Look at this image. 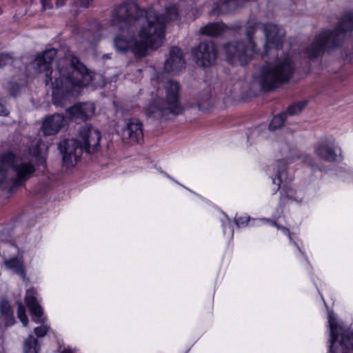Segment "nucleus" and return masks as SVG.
I'll use <instances>...</instances> for the list:
<instances>
[{
	"label": "nucleus",
	"instance_id": "obj_34",
	"mask_svg": "<svg viewBox=\"0 0 353 353\" xmlns=\"http://www.w3.org/2000/svg\"><path fill=\"white\" fill-rule=\"evenodd\" d=\"M9 113V110L3 104L0 103V115L7 117Z\"/></svg>",
	"mask_w": 353,
	"mask_h": 353
},
{
	"label": "nucleus",
	"instance_id": "obj_7",
	"mask_svg": "<svg viewBox=\"0 0 353 353\" xmlns=\"http://www.w3.org/2000/svg\"><path fill=\"white\" fill-rule=\"evenodd\" d=\"M0 163L8 165L14 174L10 176V191L23 185L35 172L34 164L16 157L12 152L0 154Z\"/></svg>",
	"mask_w": 353,
	"mask_h": 353
},
{
	"label": "nucleus",
	"instance_id": "obj_4",
	"mask_svg": "<svg viewBox=\"0 0 353 353\" xmlns=\"http://www.w3.org/2000/svg\"><path fill=\"white\" fill-rule=\"evenodd\" d=\"M295 68L292 57L283 55L263 65L257 79L263 89L270 90L288 82L292 77Z\"/></svg>",
	"mask_w": 353,
	"mask_h": 353
},
{
	"label": "nucleus",
	"instance_id": "obj_23",
	"mask_svg": "<svg viewBox=\"0 0 353 353\" xmlns=\"http://www.w3.org/2000/svg\"><path fill=\"white\" fill-rule=\"evenodd\" d=\"M4 264L8 269L13 270L25 279V271L22 261L18 258H11L6 260Z\"/></svg>",
	"mask_w": 353,
	"mask_h": 353
},
{
	"label": "nucleus",
	"instance_id": "obj_11",
	"mask_svg": "<svg viewBox=\"0 0 353 353\" xmlns=\"http://www.w3.org/2000/svg\"><path fill=\"white\" fill-rule=\"evenodd\" d=\"M58 147L62 155L63 163L66 167L74 166L83 153L78 139H65L60 141Z\"/></svg>",
	"mask_w": 353,
	"mask_h": 353
},
{
	"label": "nucleus",
	"instance_id": "obj_33",
	"mask_svg": "<svg viewBox=\"0 0 353 353\" xmlns=\"http://www.w3.org/2000/svg\"><path fill=\"white\" fill-rule=\"evenodd\" d=\"M283 181L286 182V173H285V171L284 170H279L278 172L277 179H274L273 180V183H277L279 187L280 185H281V183H282Z\"/></svg>",
	"mask_w": 353,
	"mask_h": 353
},
{
	"label": "nucleus",
	"instance_id": "obj_31",
	"mask_svg": "<svg viewBox=\"0 0 353 353\" xmlns=\"http://www.w3.org/2000/svg\"><path fill=\"white\" fill-rule=\"evenodd\" d=\"M14 61V58L9 54H0V68L7 65L12 64Z\"/></svg>",
	"mask_w": 353,
	"mask_h": 353
},
{
	"label": "nucleus",
	"instance_id": "obj_21",
	"mask_svg": "<svg viewBox=\"0 0 353 353\" xmlns=\"http://www.w3.org/2000/svg\"><path fill=\"white\" fill-rule=\"evenodd\" d=\"M225 30V26L221 23H211L200 29V32L211 37L220 35Z\"/></svg>",
	"mask_w": 353,
	"mask_h": 353
},
{
	"label": "nucleus",
	"instance_id": "obj_20",
	"mask_svg": "<svg viewBox=\"0 0 353 353\" xmlns=\"http://www.w3.org/2000/svg\"><path fill=\"white\" fill-rule=\"evenodd\" d=\"M263 24L260 23H254L249 24L246 28L245 34L248 39V44L255 45L254 40L257 38V35L261 36L263 32Z\"/></svg>",
	"mask_w": 353,
	"mask_h": 353
},
{
	"label": "nucleus",
	"instance_id": "obj_10",
	"mask_svg": "<svg viewBox=\"0 0 353 353\" xmlns=\"http://www.w3.org/2000/svg\"><path fill=\"white\" fill-rule=\"evenodd\" d=\"M101 138L100 132L88 125L82 126L79 130L78 141L83 151L87 153L94 154L99 150Z\"/></svg>",
	"mask_w": 353,
	"mask_h": 353
},
{
	"label": "nucleus",
	"instance_id": "obj_2",
	"mask_svg": "<svg viewBox=\"0 0 353 353\" xmlns=\"http://www.w3.org/2000/svg\"><path fill=\"white\" fill-rule=\"evenodd\" d=\"M155 18L149 15L148 24L139 27L138 37L128 38L124 33L115 37L114 47L117 51L126 53L132 51L137 57H143L147 54L149 48H157L163 42V28L159 24H154Z\"/></svg>",
	"mask_w": 353,
	"mask_h": 353
},
{
	"label": "nucleus",
	"instance_id": "obj_6",
	"mask_svg": "<svg viewBox=\"0 0 353 353\" xmlns=\"http://www.w3.org/2000/svg\"><path fill=\"white\" fill-rule=\"evenodd\" d=\"M149 15H153L155 18L154 24L163 26L152 8L148 10H141L137 4L130 3L119 5L114 8L112 13L111 23L122 31H130L132 26L148 24Z\"/></svg>",
	"mask_w": 353,
	"mask_h": 353
},
{
	"label": "nucleus",
	"instance_id": "obj_40",
	"mask_svg": "<svg viewBox=\"0 0 353 353\" xmlns=\"http://www.w3.org/2000/svg\"><path fill=\"white\" fill-rule=\"evenodd\" d=\"M283 230L285 231V232L286 234H288L290 236V232L289 230L287 229V228H283Z\"/></svg>",
	"mask_w": 353,
	"mask_h": 353
},
{
	"label": "nucleus",
	"instance_id": "obj_3",
	"mask_svg": "<svg viewBox=\"0 0 353 353\" xmlns=\"http://www.w3.org/2000/svg\"><path fill=\"white\" fill-rule=\"evenodd\" d=\"M353 30V13H345L338 27L333 31H323L317 35L305 48V54L313 60L321 57L325 52L338 46L344 39L345 32Z\"/></svg>",
	"mask_w": 353,
	"mask_h": 353
},
{
	"label": "nucleus",
	"instance_id": "obj_25",
	"mask_svg": "<svg viewBox=\"0 0 353 353\" xmlns=\"http://www.w3.org/2000/svg\"><path fill=\"white\" fill-rule=\"evenodd\" d=\"M24 353H39V345L38 340L32 335H30L23 343Z\"/></svg>",
	"mask_w": 353,
	"mask_h": 353
},
{
	"label": "nucleus",
	"instance_id": "obj_15",
	"mask_svg": "<svg viewBox=\"0 0 353 353\" xmlns=\"http://www.w3.org/2000/svg\"><path fill=\"white\" fill-rule=\"evenodd\" d=\"M185 67V61L181 50L176 46L172 47L165 61L164 70L169 73H176Z\"/></svg>",
	"mask_w": 353,
	"mask_h": 353
},
{
	"label": "nucleus",
	"instance_id": "obj_13",
	"mask_svg": "<svg viewBox=\"0 0 353 353\" xmlns=\"http://www.w3.org/2000/svg\"><path fill=\"white\" fill-rule=\"evenodd\" d=\"M263 32L266 41L265 48H279L282 46L285 35L283 28L272 23L264 24Z\"/></svg>",
	"mask_w": 353,
	"mask_h": 353
},
{
	"label": "nucleus",
	"instance_id": "obj_29",
	"mask_svg": "<svg viewBox=\"0 0 353 353\" xmlns=\"http://www.w3.org/2000/svg\"><path fill=\"white\" fill-rule=\"evenodd\" d=\"M6 166L0 163V186L8 184L10 187V176H8V171L4 168Z\"/></svg>",
	"mask_w": 353,
	"mask_h": 353
},
{
	"label": "nucleus",
	"instance_id": "obj_26",
	"mask_svg": "<svg viewBox=\"0 0 353 353\" xmlns=\"http://www.w3.org/2000/svg\"><path fill=\"white\" fill-rule=\"evenodd\" d=\"M340 345L347 350H353V332L346 331L341 335Z\"/></svg>",
	"mask_w": 353,
	"mask_h": 353
},
{
	"label": "nucleus",
	"instance_id": "obj_19",
	"mask_svg": "<svg viewBox=\"0 0 353 353\" xmlns=\"http://www.w3.org/2000/svg\"><path fill=\"white\" fill-rule=\"evenodd\" d=\"M25 302L30 312L37 318L43 315V310L34 296V290H28L25 297Z\"/></svg>",
	"mask_w": 353,
	"mask_h": 353
},
{
	"label": "nucleus",
	"instance_id": "obj_17",
	"mask_svg": "<svg viewBox=\"0 0 353 353\" xmlns=\"http://www.w3.org/2000/svg\"><path fill=\"white\" fill-rule=\"evenodd\" d=\"M314 151L317 156L325 161H334L336 159L334 145L331 142L325 141L318 143Z\"/></svg>",
	"mask_w": 353,
	"mask_h": 353
},
{
	"label": "nucleus",
	"instance_id": "obj_9",
	"mask_svg": "<svg viewBox=\"0 0 353 353\" xmlns=\"http://www.w3.org/2000/svg\"><path fill=\"white\" fill-rule=\"evenodd\" d=\"M192 55L197 65L206 68L216 63L218 50L212 41H202L192 49Z\"/></svg>",
	"mask_w": 353,
	"mask_h": 353
},
{
	"label": "nucleus",
	"instance_id": "obj_14",
	"mask_svg": "<svg viewBox=\"0 0 353 353\" xmlns=\"http://www.w3.org/2000/svg\"><path fill=\"white\" fill-rule=\"evenodd\" d=\"M66 122V119L63 114H53L43 120L41 131L44 136L55 135L64 128Z\"/></svg>",
	"mask_w": 353,
	"mask_h": 353
},
{
	"label": "nucleus",
	"instance_id": "obj_1",
	"mask_svg": "<svg viewBox=\"0 0 353 353\" xmlns=\"http://www.w3.org/2000/svg\"><path fill=\"white\" fill-rule=\"evenodd\" d=\"M56 55L55 49H49L37 55L33 62L36 72L46 73V84L50 83L53 94L60 90L68 92L72 86L83 87L92 81V72L74 56L70 57L69 65L65 67L68 60L63 58L58 61L57 70H51L50 64Z\"/></svg>",
	"mask_w": 353,
	"mask_h": 353
},
{
	"label": "nucleus",
	"instance_id": "obj_30",
	"mask_svg": "<svg viewBox=\"0 0 353 353\" xmlns=\"http://www.w3.org/2000/svg\"><path fill=\"white\" fill-rule=\"evenodd\" d=\"M17 316L24 326L28 324V319L26 313V309L21 303H18Z\"/></svg>",
	"mask_w": 353,
	"mask_h": 353
},
{
	"label": "nucleus",
	"instance_id": "obj_35",
	"mask_svg": "<svg viewBox=\"0 0 353 353\" xmlns=\"http://www.w3.org/2000/svg\"><path fill=\"white\" fill-rule=\"evenodd\" d=\"M81 6L88 8L89 7L94 0H79Z\"/></svg>",
	"mask_w": 353,
	"mask_h": 353
},
{
	"label": "nucleus",
	"instance_id": "obj_32",
	"mask_svg": "<svg viewBox=\"0 0 353 353\" xmlns=\"http://www.w3.org/2000/svg\"><path fill=\"white\" fill-rule=\"evenodd\" d=\"M49 327L46 325H41L34 329V333L38 337H43L46 335Z\"/></svg>",
	"mask_w": 353,
	"mask_h": 353
},
{
	"label": "nucleus",
	"instance_id": "obj_22",
	"mask_svg": "<svg viewBox=\"0 0 353 353\" xmlns=\"http://www.w3.org/2000/svg\"><path fill=\"white\" fill-rule=\"evenodd\" d=\"M329 326L330 329V353H335L334 350V343L337 339V336L339 334V330H341L337 325L336 319L332 316L331 314L329 315Z\"/></svg>",
	"mask_w": 353,
	"mask_h": 353
},
{
	"label": "nucleus",
	"instance_id": "obj_39",
	"mask_svg": "<svg viewBox=\"0 0 353 353\" xmlns=\"http://www.w3.org/2000/svg\"><path fill=\"white\" fill-rule=\"evenodd\" d=\"M236 4L238 5V8L245 5V3H241L240 1H236Z\"/></svg>",
	"mask_w": 353,
	"mask_h": 353
},
{
	"label": "nucleus",
	"instance_id": "obj_18",
	"mask_svg": "<svg viewBox=\"0 0 353 353\" xmlns=\"http://www.w3.org/2000/svg\"><path fill=\"white\" fill-rule=\"evenodd\" d=\"M152 8L154 9V10L159 19V21L160 22H161L163 26V37H165V23L176 21L179 17V10H178L177 8L176 7V6L171 5L170 6L165 8L164 13L163 14V15L161 17H160L156 12L155 9L153 7H152Z\"/></svg>",
	"mask_w": 353,
	"mask_h": 353
},
{
	"label": "nucleus",
	"instance_id": "obj_36",
	"mask_svg": "<svg viewBox=\"0 0 353 353\" xmlns=\"http://www.w3.org/2000/svg\"><path fill=\"white\" fill-rule=\"evenodd\" d=\"M30 153L34 156H37L39 154V150L38 148H30Z\"/></svg>",
	"mask_w": 353,
	"mask_h": 353
},
{
	"label": "nucleus",
	"instance_id": "obj_24",
	"mask_svg": "<svg viewBox=\"0 0 353 353\" xmlns=\"http://www.w3.org/2000/svg\"><path fill=\"white\" fill-rule=\"evenodd\" d=\"M0 313L4 319L8 322V325L13 324V312L8 301L4 300L0 301Z\"/></svg>",
	"mask_w": 353,
	"mask_h": 353
},
{
	"label": "nucleus",
	"instance_id": "obj_28",
	"mask_svg": "<svg viewBox=\"0 0 353 353\" xmlns=\"http://www.w3.org/2000/svg\"><path fill=\"white\" fill-rule=\"evenodd\" d=\"M306 105V102H299L288 107L286 114L295 115L300 113Z\"/></svg>",
	"mask_w": 353,
	"mask_h": 353
},
{
	"label": "nucleus",
	"instance_id": "obj_27",
	"mask_svg": "<svg viewBox=\"0 0 353 353\" xmlns=\"http://www.w3.org/2000/svg\"><path fill=\"white\" fill-rule=\"evenodd\" d=\"M286 113L283 112L275 116L271 121L269 128L271 130H275L277 128H281L286 119Z\"/></svg>",
	"mask_w": 353,
	"mask_h": 353
},
{
	"label": "nucleus",
	"instance_id": "obj_12",
	"mask_svg": "<svg viewBox=\"0 0 353 353\" xmlns=\"http://www.w3.org/2000/svg\"><path fill=\"white\" fill-rule=\"evenodd\" d=\"M122 140L130 144L137 143L143 139V124L137 118H128L124 120L121 130Z\"/></svg>",
	"mask_w": 353,
	"mask_h": 353
},
{
	"label": "nucleus",
	"instance_id": "obj_5",
	"mask_svg": "<svg viewBox=\"0 0 353 353\" xmlns=\"http://www.w3.org/2000/svg\"><path fill=\"white\" fill-rule=\"evenodd\" d=\"M180 85L177 81L169 79L163 83V88H159V97L149 104L147 114L157 119L169 114H179L183 111L181 106L179 91Z\"/></svg>",
	"mask_w": 353,
	"mask_h": 353
},
{
	"label": "nucleus",
	"instance_id": "obj_16",
	"mask_svg": "<svg viewBox=\"0 0 353 353\" xmlns=\"http://www.w3.org/2000/svg\"><path fill=\"white\" fill-rule=\"evenodd\" d=\"M95 108L91 103H84L74 105L67 109V112L73 119L86 120L94 114Z\"/></svg>",
	"mask_w": 353,
	"mask_h": 353
},
{
	"label": "nucleus",
	"instance_id": "obj_8",
	"mask_svg": "<svg viewBox=\"0 0 353 353\" xmlns=\"http://www.w3.org/2000/svg\"><path fill=\"white\" fill-rule=\"evenodd\" d=\"M256 45L248 44L246 41L230 42L223 46L226 61L232 65H243L252 59Z\"/></svg>",
	"mask_w": 353,
	"mask_h": 353
},
{
	"label": "nucleus",
	"instance_id": "obj_38",
	"mask_svg": "<svg viewBox=\"0 0 353 353\" xmlns=\"http://www.w3.org/2000/svg\"><path fill=\"white\" fill-rule=\"evenodd\" d=\"M43 6H46L49 3V0H41Z\"/></svg>",
	"mask_w": 353,
	"mask_h": 353
},
{
	"label": "nucleus",
	"instance_id": "obj_37",
	"mask_svg": "<svg viewBox=\"0 0 353 353\" xmlns=\"http://www.w3.org/2000/svg\"><path fill=\"white\" fill-rule=\"evenodd\" d=\"M61 353H74V351L70 348H65Z\"/></svg>",
	"mask_w": 353,
	"mask_h": 353
},
{
	"label": "nucleus",
	"instance_id": "obj_41",
	"mask_svg": "<svg viewBox=\"0 0 353 353\" xmlns=\"http://www.w3.org/2000/svg\"><path fill=\"white\" fill-rule=\"evenodd\" d=\"M274 225H275L276 227H277L278 228H280V227L276 224V222H274Z\"/></svg>",
	"mask_w": 353,
	"mask_h": 353
}]
</instances>
